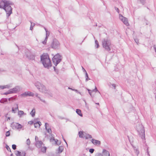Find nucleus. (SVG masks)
I'll list each match as a JSON object with an SVG mask.
<instances>
[{
  "mask_svg": "<svg viewBox=\"0 0 156 156\" xmlns=\"http://www.w3.org/2000/svg\"><path fill=\"white\" fill-rule=\"evenodd\" d=\"M83 135H84L83 132V131H80L79 132V137H80L84 138V137L83 136Z\"/></svg>",
  "mask_w": 156,
  "mask_h": 156,
  "instance_id": "nucleus-27",
  "label": "nucleus"
},
{
  "mask_svg": "<svg viewBox=\"0 0 156 156\" xmlns=\"http://www.w3.org/2000/svg\"><path fill=\"white\" fill-rule=\"evenodd\" d=\"M153 48H154V50H155V53H156V47H155V45H154Z\"/></svg>",
  "mask_w": 156,
  "mask_h": 156,
  "instance_id": "nucleus-59",
  "label": "nucleus"
},
{
  "mask_svg": "<svg viewBox=\"0 0 156 156\" xmlns=\"http://www.w3.org/2000/svg\"><path fill=\"white\" fill-rule=\"evenodd\" d=\"M122 22L126 26H128L129 25V24L128 22L127 19L126 18L125 19H124Z\"/></svg>",
  "mask_w": 156,
  "mask_h": 156,
  "instance_id": "nucleus-23",
  "label": "nucleus"
},
{
  "mask_svg": "<svg viewBox=\"0 0 156 156\" xmlns=\"http://www.w3.org/2000/svg\"><path fill=\"white\" fill-rule=\"evenodd\" d=\"M50 141L51 142H52L53 141H55V144H56L58 145H60L61 144L60 142L58 143L57 142L58 141V140L55 139L54 137L51 138L50 139Z\"/></svg>",
  "mask_w": 156,
  "mask_h": 156,
  "instance_id": "nucleus-20",
  "label": "nucleus"
},
{
  "mask_svg": "<svg viewBox=\"0 0 156 156\" xmlns=\"http://www.w3.org/2000/svg\"><path fill=\"white\" fill-rule=\"evenodd\" d=\"M24 114V112L22 111H19L18 110V115L20 117H21L22 115Z\"/></svg>",
  "mask_w": 156,
  "mask_h": 156,
  "instance_id": "nucleus-28",
  "label": "nucleus"
},
{
  "mask_svg": "<svg viewBox=\"0 0 156 156\" xmlns=\"http://www.w3.org/2000/svg\"><path fill=\"white\" fill-rule=\"evenodd\" d=\"M41 87L40 89L39 90L40 92H44L45 93L47 92V89L44 85L42 84Z\"/></svg>",
  "mask_w": 156,
  "mask_h": 156,
  "instance_id": "nucleus-12",
  "label": "nucleus"
},
{
  "mask_svg": "<svg viewBox=\"0 0 156 156\" xmlns=\"http://www.w3.org/2000/svg\"><path fill=\"white\" fill-rule=\"evenodd\" d=\"M41 125V122L40 121H34V125L35 128L39 127Z\"/></svg>",
  "mask_w": 156,
  "mask_h": 156,
  "instance_id": "nucleus-17",
  "label": "nucleus"
},
{
  "mask_svg": "<svg viewBox=\"0 0 156 156\" xmlns=\"http://www.w3.org/2000/svg\"><path fill=\"white\" fill-rule=\"evenodd\" d=\"M50 33L49 31H47V33H46V36H48V37Z\"/></svg>",
  "mask_w": 156,
  "mask_h": 156,
  "instance_id": "nucleus-55",
  "label": "nucleus"
},
{
  "mask_svg": "<svg viewBox=\"0 0 156 156\" xmlns=\"http://www.w3.org/2000/svg\"><path fill=\"white\" fill-rule=\"evenodd\" d=\"M14 106H15V108H14L13 107L12 108V112L14 113H16V111L17 110L18 111L19 110L18 105V104H16L14 105Z\"/></svg>",
  "mask_w": 156,
  "mask_h": 156,
  "instance_id": "nucleus-18",
  "label": "nucleus"
},
{
  "mask_svg": "<svg viewBox=\"0 0 156 156\" xmlns=\"http://www.w3.org/2000/svg\"><path fill=\"white\" fill-rule=\"evenodd\" d=\"M26 57L30 60H34L35 58V56L32 54H31L30 52L27 50L25 52Z\"/></svg>",
  "mask_w": 156,
  "mask_h": 156,
  "instance_id": "nucleus-9",
  "label": "nucleus"
},
{
  "mask_svg": "<svg viewBox=\"0 0 156 156\" xmlns=\"http://www.w3.org/2000/svg\"><path fill=\"white\" fill-rule=\"evenodd\" d=\"M60 44L59 41L56 39H53L51 44V48L55 49H58L60 48Z\"/></svg>",
  "mask_w": 156,
  "mask_h": 156,
  "instance_id": "nucleus-6",
  "label": "nucleus"
},
{
  "mask_svg": "<svg viewBox=\"0 0 156 156\" xmlns=\"http://www.w3.org/2000/svg\"><path fill=\"white\" fill-rule=\"evenodd\" d=\"M95 156H103V155L101 153H98L95 155Z\"/></svg>",
  "mask_w": 156,
  "mask_h": 156,
  "instance_id": "nucleus-50",
  "label": "nucleus"
},
{
  "mask_svg": "<svg viewBox=\"0 0 156 156\" xmlns=\"http://www.w3.org/2000/svg\"><path fill=\"white\" fill-rule=\"evenodd\" d=\"M5 147L7 151H9L10 152H11V149L9 146H8L7 145H6Z\"/></svg>",
  "mask_w": 156,
  "mask_h": 156,
  "instance_id": "nucleus-37",
  "label": "nucleus"
},
{
  "mask_svg": "<svg viewBox=\"0 0 156 156\" xmlns=\"http://www.w3.org/2000/svg\"><path fill=\"white\" fill-rule=\"evenodd\" d=\"M143 5H144L146 3V0H138Z\"/></svg>",
  "mask_w": 156,
  "mask_h": 156,
  "instance_id": "nucleus-35",
  "label": "nucleus"
},
{
  "mask_svg": "<svg viewBox=\"0 0 156 156\" xmlns=\"http://www.w3.org/2000/svg\"><path fill=\"white\" fill-rule=\"evenodd\" d=\"M91 141L92 143L95 145H100L101 144V142L100 141L94 139H92Z\"/></svg>",
  "mask_w": 156,
  "mask_h": 156,
  "instance_id": "nucleus-13",
  "label": "nucleus"
},
{
  "mask_svg": "<svg viewBox=\"0 0 156 156\" xmlns=\"http://www.w3.org/2000/svg\"><path fill=\"white\" fill-rule=\"evenodd\" d=\"M35 96H36V97H37V98H38V97H39L38 96V94H37V93H36V94H35Z\"/></svg>",
  "mask_w": 156,
  "mask_h": 156,
  "instance_id": "nucleus-63",
  "label": "nucleus"
},
{
  "mask_svg": "<svg viewBox=\"0 0 156 156\" xmlns=\"http://www.w3.org/2000/svg\"><path fill=\"white\" fill-rule=\"evenodd\" d=\"M126 17L123 16L121 14H119V19L122 21Z\"/></svg>",
  "mask_w": 156,
  "mask_h": 156,
  "instance_id": "nucleus-32",
  "label": "nucleus"
},
{
  "mask_svg": "<svg viewBox=\"0 0 156 156\" xmlns=\"http://www.w3.org/2000/svg\"><path fill=\"white\" fill-rule=\"evenodd\" d=\"M38 98L42 102H44V103H46V101L42 99H41L40 97H38Z\"/></svg>",
  "mask_w": 156,
  "mask_h": 156,
  "instance_id": "nucleus-48",
  "label": "nucleus"
},
{
  "mask_svg": "<svg viewBox=\"0 0 156 156\" xmlns=\"http://www.w3.org/2000/svg\"><path fill=\"white\" fill-rule=\"evenodd\" d=\"M12 127L13 129H15L19 130L23 127V126L17 122L13 123L12 124Z\"/></svg>",
  "mask_w": 156,
  "mask_h": 156,
  "instance_id": "nucleus-7",
  "label": "nucleus"
},
{
  "mask_svg": "<svg viewBox=\"0 0 156 156\" xmlns=\"http://www.w3.org/2000/svg\"><path fill=\"white\" fill-rule=\"evenodd\" d=\"M94 151V149L93 148H90L89 149V152L91 154L93 153Z\"/></svg>",
  "mask_w": 156,
  "mask_h": 156,
  "instance_id": "nucleus-43",
  "label": "nucleus"
},
{
  "mask_svg": "<svg viewBox=\"0 0 156 156\" xmlns=\"http://www.w3.org/2000/svg\"><path fill=\"white\" fill-rule=\"evenodd\" d=\"M35 140L36 142H37V141H39L38 140V138L37 136H35Z\"/></svg>",
  "mask_w": 156,
  "mask_h": 156,
  "instance_id": "nucleus-54",
  "label": "nucleus"
},
{
  "mask_svg": "<svg viewBox=\"0 0 156 156\" xmlns=\"http://www.w3.org/2000/svg\"><path fill=\"white\" fill-rule=\"evenodd\" d=\"M85 73H85L86 81H87L89 80H90V79H88V74L87 73V72H86Z\"/></svg>",
  "mask_w": 156,
  "mask_h": 156,
  "instance_id": "nucleus-36",
  "label": "nucleus"
},
{
  "mask_svg": "<svg viewBox=\"0 0 156 156\" xmlns=\"http://www.w3.org/2000/svg\"><path fill=\"white\" fill-rule=\"evenodd\" d=\"M49 126V124L47 123H45V129L47 131V132L50 134L51 133V130L50 128H48L47 127Z\"/></svg>",
  "mask_w": 156,
  "mask_h": 156,
  "instance_id": "nucleus-14",
  "label": "nucleus"
},
{
  "mask_svg": "<svg viewBox=\"0 0 156 156\" xmlns=\"http://www.w3.org/2000/svg\"><path fill=\"white\" fill-rule=\"evenodd\" d=\"M134 41L137 44H138L139 40L137 38H135L134 39Z\"/></svg>",
  "mask_w": 156,
  "mask_h": 156,
  "instance_id": "nucleus-49",
  "label": "nucleus"
},
{
  "mask_svg": "<svg viewBox=\"0 0 156 156\" xmlns=\"http://www.w3.org/2000/svg\"><path fill=\"white\" fill-rule=\"evenodd\" d=\"M62 59L61 56L58 53L54 56L52 59V61L54 65L56 66L61 61Z\"/></svg>",
  "mask_w": 156,
  "mask_h": 156,
  "instance_id": "nucleus-5",
  "label": "nucleus"
},
{
  "mask_svg": "<svg viewBox=\"0 0 156 156\" xmlns=\"http://www.w3.org/2000/svg\"><path fill=\"white\" fill-rule=\"evenodd\" d=\"M64 147L62 146H59L58 149V153H61L62 152L63 150Z\"/></svg>",
  "mask_w": 156,
  "mask_h": 156,
  "instance_id": "nucleus-24",
  "label": "nucleus"
},
{
  "mask_svg": "<svg viewBox=\"0 0 156 156\" xmlns=\"http://www.w3.org/2000/svg\"><path fill=\"white\" fill-rule=\"evenodd\" d=\"M44 27V30H45L46 33H47V31H48L47 30V29L45 27Z\"/></svg>",
  "mask_w": 156,
  "mask_h": 156,
  "instance_id": "nucleus-58",
  "label": "nucleus"
},
{
  "mask_svg": "<svg viewBox=\"0 0 156 156\" xmlns=\"http://www.w3.org/2000/svg\"><path fill=\"white\" fill-rule=\"evenodd\" d=\"M115 9L117 11V12H118V13H119V8L117 7H115Z\"/></svg>",
  "mask_w": 156,
  "mask_h": 156,
  "instance_id": "nucleus-51",
  "label": "nucleus"
},
{
  "mask_svg": "<svg viewBox=\"0 0 156 156\" xmlns=\"http://www.w3.org/2000/svg\"><path fill=\"white\" fill-rule=\"evenodd\" d=\"M110 85H109V86H110V87H111V86L112 87H113L114 89H115V88L116 87L115 85V84H110Z\"/></svg>",
  "mask_w": 156,
  "mask_h": 156,
  "instance_id": "nucleus-44",
  "label": "nucleus"
},
{
  "mask_svg": "<svg viewBox=\"0 0 156 156\" xmlns=\"http://www.w3.org/2000/svg\"><path fill=\"white\" fill-rule=\"evenodd\" d=\"M35 85L37 88V89L39 90L40 89V87H41V86L42 85V84H41L40 82H37L35 83Z\"/></svg>",
  "mask_w": 156,
  "mask_h": 156,
  "instance_id": "nucleus-19",
  "label": "nucleus"
},
{
  "mask_svg": "<svg viewBox=\"0 0 156 156\" xmlns=\"http://www.w3.org/2000/svg\"><path fill=\"white\" fill-rule=\"evenodd\" d=\"M76 112L78 115L81 117L83 116V114L81 113V110L79 109H77L76 110Z\"/></svg>",
  "mask_w": 156,
  "mask_h": 156,
  "instance_id": "nucleus-21",
  "label": "nucleus"
},
{
  "mask_svg": "<svg viewBox=\"0 0 156 156\" xmlns=\"http://www.w3.org/2000/svg\"><path fill=\"white\" fill-rule=\"evenodd\" d=\"M41 61L44 67L49 69L51 66V62L47 53H44L41 56Z\"/></svg>",
  "mask_w": 156,
  "mask_h": 156,
  "instance_id": "nucleus-2",
  "label": "nucleus"
},
{
  "mask_svg": "<svg viewBox=\"0 0 156 156\" xmlns=\"http://www.w3.org/2000/svg\"><path fill=\"white\" fill-rule=\"evenodd\" d=\"M16 96L11 97V98H9L8 99V100L9 101H13L14 100H15L16 99Z\"/></svg>",
  "mask_w": 156,
  "mask_h": 156,
  "instance_id": "nucleus-29",
  "label": "nucleus"
},
{
  "mask_svg": "<svg viewBox=\"0 0 156 156\" xmlns=\"http://www.w3.org/2000/svg\"><path fill=\"white\" fill-rule=\"evenodd\" d=\"M43 144L42 142L41 141H37L36 143L35 146L38 148H40L41 147Z\"/></svg>",
  "mask_w": 156,
  "mask_h": 156,
  "instance_id": "nucleus-16",
  "label": "nucleus"
},
{
  "mask_svg": "<svg viewBox=\"0 0 156 156\" xmlns=\"http://www.w3.org/2000/svg\"><path fill=\"white\" fill-rule=\"evenodd\" d=\"M102 45L105 50L108 52L111 51L110 46L111 42L107 38H105L102 41Z\"/></svg>",
  "mask_w": 156,
  "mask_h": 156,
  "instance_id": "nucleus-3",
  "label": "nucleus"
},
{
  "mask_svg": "<svg viewBox=\"0 0 156 156\" xmlns=\"http://www.w3.org/2000/svg\"><path fill=\"white\" fill-rule=\"evenodd\" d=\"M48 37L47 36H46V37L44 41L42 42V43L44 44H46L47 40Z\"/></svg>",
  "mask_w": 156,
  "mask_h": 156,
  "instance_id": "nucleus-33",
  "label": "nucleus"
},
{
  "mask_svg": "<svg viewBox=\"0 0 156 156\" xmlns=\"http://www.w3.org/2000/svg\"><path fill=\"white\" fill-rule=\"evenodd\" d=\"M11 93H10V91L9 90V91L7 92H6L5 93H4V94H3L4 95H7V94H11Z\"/></svg>",
  "mask_w": 156,
  "mask_h": 156,
  "instance_id": "nucleus-46",
  "label": "nucleus"
},
{
  "mask_svg": "<svg viewBox=\"0 0 156 156\" xmlns=\"http://www.w3.org/2000/svg\"><path fill=\"white\" fill-rule=\"evenodd\" d=\"M13 4L12 2L7 0H2L0 2V8L5 11L7 17L12 13V9L10 5Z\"/></svg>",
  "mask_w": 156,
  "mask_h": 156,
  "instance_id": "nucleus-1",
  "label": "nucleus"
},
{
  "mask_svg": "<svg viewBox=\"0 0 156 156\" xmlns=\"http://www.w3.org/2000/svg\"><path fill=\"white\" fill-rule=\"evenodd\" d=\"M103 156H110V153L108 151L105 149H103L102 154Z\"/></svg>",
  "mask_w": 156,
  "mask_h": 156,
  "instance_id": "nucleus-15",
  "label": "nucleus"
},
{
  "mask_svg": "<svg viewBox=\"0 0 156 156\" xmlns=\"http://www.w3.org/2000/svg\"><path fill=\"white\" fill-rule=\"evenodd\" d=\"M35 109L34 108L32 109L31 112H30V114L31 115V116L32 117H34L35 115Z\"/></svg>",
  "mask_w": 156,
  "mask_h": 156,
  "instance_id": "nucleus-26",
  "label": "nucleus"
},
{
  "mask_svg": "<svg viewBox=\"0 0 156 156\" xmlns=\"http://www.w3.org/2000/svg\"><path fill=\"white\" fill-rule=\"evenodd\" d=\"M34 94L32 92L30 91L25 92L21 94V96H24L25 97L27 96H34Z\"/></svg>",
  "mask_w": 156,
  "mask_h": 156,
  "instance_id": "nucleus-10",
  "label": "nucleus"
},
{
  "mask_svg": "<svg viewBox=\"0 0 156 156\" xmlns=\"http://www.w3.org/2000/svg\"><path fill=\"white\" fill-rule=\"evenodd\" d=\"M28 123L30 125H32L33 124V123L34 124V121H29V122H28Z\"/></svg>",
  "mask_w": 156,
  "mask_h": 156,
  "instance_id": "nucleus-53",
  "label": "nucleus"
},
{
  "mask_svg": "<svg viewBox=\"0 0 156 156\" xmlns=\"http://www.w3.org/2000/svg\"><path fill=\"white\" fill-rule=\"evenodd\" d=\"M30 140L29 139H27L26 140V144L28 145H29L30 144Z\"/></svg>",
  "mask_w": 156,
  "mask_h": 156,
  "instance_id": "nucleus-39",
  "label": "nucleus"
},
{
  "mask_svg": "<svg viewBox=\"0 0 156 156\" xmlns=\"http://www.w3.org/2000/svg\"><path fill=\"white\" fill-rule=\"evenodd\" d=\"M30 23L31 24L30 27V30H32L33 29V27L35 26V23L31 22H30Z\"/></svg>",
  "mask_w": 156,
  "mask_h": 156,
  "instance_id": "nucleus-31",
  "label": "nucleus"
},
{
  "mask_svg": "<svg viewBox=\"0 0 156 156\" xmlns=\"http://www.w3.org/2000/svg\"><path fill=\"white\" fill-rule=\"evenodd\" d=\"M0 88L1 89H3L5 88V87L4 86H0Z\"/></svg>",
  "mask_w": 156,
  "mask_h": 156,
  "instance_id": "nucleus-52",
  "label": "nucleus"
},
{
  "mask_svg": "<svg viewBox=\"0 0 156 156\" xmlns=\"http://www.w3.org/2000/svg\"><path fill=\"white\" fill-rule=\"evenodd\" d=\"M5 70H2L1 69H0V72H4Z\"/></svg>",
  "mask_w": 156,
  "mask_h": 156,
  "instance_id": "nucleus-62",
  "label": "nucleus"
},
{
  "mask_svg": "<svg viewBox=\"0 0 156 156\" xmlns=\"http://www.w3.org/2000/svg\"><path fill=\"white\" fill-rule=\"evenodd\" d=\"M10 135V133L9 132V131H7L5 133V136H9Z\"/></svg>",
  "mask_w": 156,
  "mask_h": 156,
  "instance_id": "nucleus-38",
  "label": "nucleus"
},
{
  "mask_svg": "<svg viewBox=\"0 0 156 156\" xmlns=\"http://www.w3.org/2000/svg\"><path fill=\"white\" fill-rule=\"evenodd\" d=\"M8 101V99L7 98H2L0 100V103L4 104L5 102H7Z\"/></svg>",
  "mask_w": 156,
  "mask_h": 156,
  "instance_id": "nucleus-22",
  "label": "nucleus"
},
{
  "mask_svg": "<svg viewBox=\"0 0 156 156\" xmlns=\"http://www.w3.org/2000/svg\"><path fill=\"white\" fill-rule=\"evenodd\" d=\"M15 152V154L16 156H26V153L25 151L21 152L16 151Z\"/></svg>",
  "mask_w": 156,
  "mask_h": 156,
  "instance_id": "nucleus-11",
  "label": "nucleus"
},
{
  "mask_svg": "<svg viewBox=\"0 0 156 156\" xmlns=\"http://www.w3.org/2000/svg\"><path fill=\"white\" fill-rule=\"evenodd\" d=\"M54 71L57 74H58V70L56 69V68L55 66H54Z\"/></svg>",
  "mask_w": 156,
  "mask_h": 156,
  "instance_id": "nucleus-42",
  "label": "nucleus"
},
{
  "mask_svg": "<svg viewBox=\"0 0 156 156\" xmlns=\"http://www.w3.org/2000/svg\"><path fill=\"white\" fill-rule=\"evenodd\" d=\"M10 117H8L7 118V121L8 119L10 120Z\"/></svg>",
  "mask_w": 156,
  "mask_h": 156,
  "instance_id": "nucleus-64",
  "label": "nucleus"
},
{
  "mask_svg": "<svg viewBox=\"0 0 156 156\" xmlns=\"http://www.w3.org/2000/svg\"><path fill=\"white\" fill-rule=\"evenodd\" d=\"M12 147L13 149L15 150L16 148V146L15 144H13L12 145Z\"/></svg>",
  "mask_w": 156,
  "mask_h": 156,
  "instance_id": "nucleus-41",
  "label": "nucleus"
},
{
  "mask_svg": "<svg viewBox=\"0 0 156 156\" xmlns=\"http://www.w3.org/2000/svg\"><path fill=\"white\" fill-rule=\"evenodd\" d=\"M22 89L18 86H16L15 87L9 90L11 94L16 93L20 91Z\"/></svg>",
  "mask_w": 156,
  "mask_h": 156,
  "instance_id": "nucleus-8",
  "label": "nucleus"
},
{
  "mask_svg": "<svg viewBox=\"0 0 156 156\" xmlns=\"http://www.w3.org/2000/svg\"><path fill=\"white\" fill-rule=\"evenodd\" d=\"M69 89H70L71 90H74V91H76L77 90H75V89H72V88H69V87L68 88Z\"/></svg>",
  "mask_w": 156,
  "mask_h": 156,
  "instance_id": "nucleus-61",
  "label": "nucleus"
},
{
  "mask_svg": "<svg viewBox=\"0 0 156 156\" xmlns=\"http://www.w3.org/2000/svg\"><path fill=\"white\" fill-rule=\"evenodd\" d=\"M92 138V136L88 134H86V136H85V138L86 139H88L89 138L91 139Z\"/></svg>",
  "mask_w": 156,
  "mask_h": 156,
  "instance_id": "nucleus-30",
  "label": "nucleus"
},
{
  "mask_svg": "<svg viewBox=\"0 0 156 156\" xmlns=\"http://www.w3.org/2000/svg\"><path fill=\"white\" fill-rule=\"evenodd\" d=\"M134 149L135 153L137 155H138L139 153V151L137 149Z\"/></svg>",
  "mask_w": 156,
  "mask_h": 156,
  "instance_id": "nucleus-40",
  "label": "nucleus"
},
{
  "mask_svg": "<svg viewBox=\"0 0 156 156\" xmlns=\"http://www.w3.org/2000/svg\"><path fill=\"white\" fill-rule=\"evenodd\" d=\"M91 91H92V92H94V91H95V92L98 91L99 93H100V92L98 91V90L97 89L96 87H95V88L94 89H93L92 90H91Z\"/></svg>",
  "mask_w": 156,
  "mask_h": 156,
  "instance_id": "nucleus-45",
  "label": "nucleus"
},
{
  "mask_svg": "<svg viewBox=\"0 0 156 156\" xmlns=\"http://www.w3.org/2000/svg\"><path fill=\"white\" fill-rule=\"evenodd\" d=\"M44 27V30H45L46 33H47V31H48L47 30V29L45 27Z\"/></svg>",
  "mask_w": 156,
  "mask_h": 156,
  "instance_id": "nucleus-57",
  "label": "nucleus"
},
{
  "mask_svg": "<svg viewBox=\"0 0 156 156\" xmlns=\"http://www.w3.org/2000/svg\"><path fill=\"white\" fill-rule=\"evenodd\" d=\"M4 86L5 87V88H10V86L9 85H6Z\"/></svg>",
  "mask_w": 156,
  "mask_h": 156,
  "instance_id": "nucleus-56",
  "label": "nucleus"
},
{
  "mask_svg": "<svg viewBox=\"0 0 156 156\" xmlns=\"http://www.w3.org/2000/svg\"><path fill=\"white\" fill-rule=\"evenodd\" d=\"M82 69L83 70V71L85 72H86V70L85 69L83 68V67L82 66Z\"/></svg>",
  "mask_w": 156,
  "mask_h": 156,
  "instance_id": "nucleus-60",
  "label": "nucleus"
},
{
  "mask_svg": "<svg viewBox=\"0 0 156 156\" xmlns=\"http://www.w3.org/2000/svg\"><path fill=\"white\" fill-rule=\"evenodd\" d=\"M136 129L141 138L142 139H145V130L144 127L142 125L139 124L138 126L136 127Z\"/></svg>",
  "mask_w": 156,
  "mask_h": 156,
  "instance_id": "nucleus-4",
  "label": "nucleus"
},
{
  "mask_svg": "<svg viewBox=\"0 0 156 156\" xmlns=\"http://www.w3.org/2000/svg\"><path fill=\"white\" fill-rule=\"evenodd\" d=\"M87 90L88 91L89 94L91 96H92L91 93L92 92V91L91 90H90L89 89H87Z\"/></svg>",
  "mask_w": 156,
  "mask_h": 156,
  "instance_id": "nucleus-47",
  "label": "nucleus"
},
{
  "mask_svg": "<svg viewBox=\"0 0 156 156\" xmlns=\"http://www.w3.org/2000/svg\"><path fill=\"white\" fill-rule=\"evenodd\" d=\"M95 45H96L95 46V47L96 46V48H98L99 47V44L98 41L97 40H95Z\"/></svg>",
  "mask_w": 156,
  "mask_h": 156,
  "instance_id": "nucleus-34",
  "label": "nucleus"
},
{
  "mask_svg": "<svg viewBox=\"0 0 156 156\" xmlns=\"http://www.w3.org/2000/svg\"><path fill=\"white\" fill-rule=\"evenodd\" d=\"M47 148L45 147H41V151L43 153L46 152Z\"/></svg>",
  "mask_w": 156,
  "mask_h": 156,
  "instance_id": "nucleus-25",
  "label": "nucleus"
}]
</instances>
